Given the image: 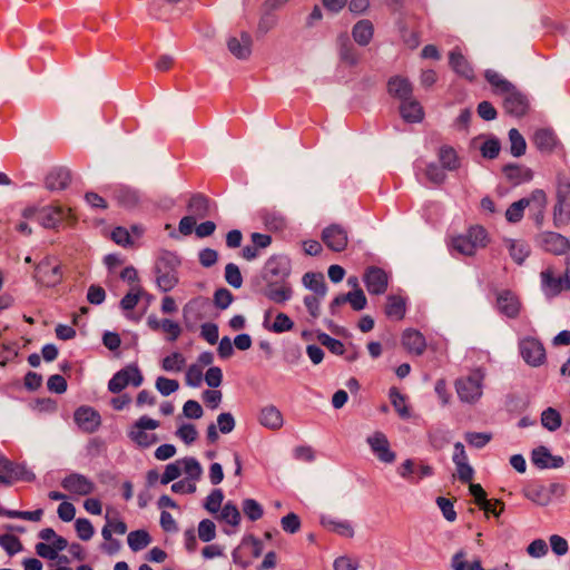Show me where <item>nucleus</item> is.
I'll use <instances>...</instances> for the list:
<instances>
[{
	"mask_svg": "<svg viewBox=\"0 0 570 570\" xmlns=\"http://www.w3.org/2000/svg\"><path fill=\"white\" fill-rule=\"evenodd\" d=\"M488 243V233L480 225L471 226L465 234L456 235L451 238L450 250L464 256H472L478 248L485 247Z\"/></svg>",
	"mask_w": 570,
	"mask_h": 570,
	"instance_id": "f257e3e1",
	"label": "nucleus"
},
{
	"mask_svg": "<svg viewBox=\"0 0 570 570\" xmlns=\"http://www.w3.org/2000/svg\"><path fill=\"white\" fill-rule=\"evenodd\" d=\"M570 220V179L559 174L557 179V203L553 207V224L557 228Z\"/></svg>",
	"mask_w": 570,
	"mask_h": 570,
	"instance_id": "f03ea898",
	"label": "nucleus"
},
{
	"mask_svg": "<svg viewBox=\"0 0 570 570\" xmlns=\"http://www.w3.org/2000/svg\"><path fill=\"white\" fill-rule=\"evenodd\" d=\"M77 223L78 216L75 210L60 204L49 206L42 216V225L46 228L73 227Z\"/></svg>",
	"mask_w": 570,
	"mask_h": 570,
	"instance_id": "7ed1b4c3",
	"label": "nucleus"
},
{
	"mask_svg": "<svg viewBox=\"0 0 570 570\" xmlns=\"http://www.w3.org/2000/svg\"><path fill=\"white\" fill-rule=\"evenodd\" d=\"M264 278L266 286L265 296L269 299L282 303L285 301V273L277 269L275 262L268 261L265 266Z\"/></svg>",
	"mask_w": 570,
	"mask_h": 570,
	"instance_id": "20e7f679",
	"label": "nucleus"
},
{
	"mask_svg": "<svg viewBox=\"0 0 570 570\" xmlns=\"http://www.w3.org/2000/svg\"><path fill=\"white\" fill-rule=\"evenodd\" d=\"M483 374L480 371L473 372L471 375L460 377L455 382L458 396L462 402L473 403L482 395Z\"/></svg>",
	"mask_w": 570,
	"mask_h": 570,
	"instance_id": "39448f33",
	"label": "nucleus"
},
{
	"mask_svg": "<svg viewBox=\"0 0 570 570\" xmlns=\"http://www.w3.org/2000/svg\"><path fill=\"white\" fill-rule=\"evenodd\" d=\"M159 426V422L148 416H141L134 423L129 431V438L140 448H148L157 442V435L147 433L146 430H155Z\"/></svg>",
	"mask_w": 570,
	"mask_h": 570,
	"instance_id": "423d86ee",
	"label": "nucleus"
},
{
	"mask_svg": "<svg viewBox=\"0 0 570 570\" xmlns=\"http://www.w3.org/2000/svg\"><path fill=\"white\" fill-rule=\"evenodd\" d=\"M142 375L136 364H130L118 371L109 381L108 389L111 393H119L129 384L139 386L142 383Z\"/></svg>",
	"mask_w": 570,
	"mask_h": 570,
	"instance_id": "0eeeda50",
	"label": "nucleus"
},
{
	"mask_svg": "<svg viewBox=\"0 0 570 570\" xmlns=\"http://www.w3.org/2000/svg\"><path fill=\"white\" fill-rule=\"evenodd\" d=\"M519 351L523 361L531 366H540L546 360V350L537 338H522L519 342Z\"/></svg>",
	"mask_w": 570,
	"mask_h": 570,
	"instance_id": "6e6552de",
	"label": "nucleus"
},
{
	"mask_svg": "<svg viewBox=\"0 0 570 570\" xmlns=\"http://www.w3.org/2000/svg\"><path fill=\"white\" fill-rule=\"evenodd\" d=\"M262 550L259 540L254 537L245 538L233 552L234 562L245 568L262 554Z\"/></svg>",
	"mask_w": 570,
	"mask_h": 570,
	"instance_id": "1a4fd4ad",
	"label": "nucleus"
},
{
	"mask_svg": "<svg viewBox=\"0 0 570 570\" xmlns=\"http://www.w3.org/2000/svg\"><path fill=\"white\" fill-rule=\"evenodd\" d=\"M35 278L39 284L52 287L62 279L61 267L58 264H53L49 258H45L36 265Z\"/></svg>",
	"mask_w": 570,
	"mask_h": 570,
	"instance_id": "9d476101",
	"label": "nucleus"
},
{
	"mask_svg": "<svg viewBox=\"0 0 570 570\" xmlns=\"http://www.w3.org/2000/svg\"><path fill=\"white\" fill-rule=\"evenodd\" d=\"M366 442L379 461L389 464L395 461L396 454L391 450L390 442L383 432H374L367 436Z\"/></svg>",
	"mask_w": 570,
	"mask_h": 570,
	"instance_id": "9b49d317",
	"label": "nucleus"
},
{
	"mask_svg": "<svg viewBox=\"0 0 570 570\" xmlns=\"http://www.w3.org/2000/svg\"><path fill=\"white\" fill-rule=\"evenodd\" d=\"M363 282L370 294L381 295L387 289L389 275L381 267L370 266L364 272Z\"/></svg>",
	"mask_w": 570,
	"mask_h": 570,
	"instance_id": "f8f14e48",
	"label": "nucleus"
},
{
	"mask_svg": "<svg viewBox=\"0 0 570 570\" xmlns=\"http://www.w3.org/2000/svg\"><path fill=\"white\" fill-rule=\"evenodd\" d=\"M322 240L333 252H343L348 243L346 229L338 225L332 224L322 232Z\"/></svg>",
	"mask_w": 570,
	"mask_h": 570,
	"instance_id": "ddd939ff",
	"label": "nucleus"
},
{
	"mask_svg": "<svg viewBox=\"0 0 570 570\" xmlns=\"http://www.w3.org/2000/svg\"><path fill=\"white\" fill-rule=\"evenodd\" d=\"M61 487L72 495H89L95 490V483L82 474L70 473L61 481Z\"/></svg>",
	"mask_w": 570,
	"mask_h": 570,
	"instance_id": "4468645a",
	"label": "nucleus"
},
{
	"mask_svg": "<svg viewBox=\"0 0 570 570\" xmlns=\"http://www.w3.org/2000/svg\"><path fill=\"white\" fill-rule=\"evenodd\" d=\"M73 419L80 430L86 433L96 432L101 424L100 414L90 406H80L73 413Z\"/></svg>",
	"mask_w": 570,
	"mask_h": 570,
	"instance_id": "2eb2a0df",
	"label": "nucleus"
},
{
	"mask_svg": "<svg viewBox=\"0 0 570 570\" xmlns=\"http://www.w3.org/2000/svg\"><path fill=\"white\" fill-rule=\"evenodd\" d=\"M540 246L549 253L561 255L569 248V240L561 234L554 232L541 233L538 237Z\"/></svg>",
	"mask_w": 570,
	"mask_h": 570,
	"instance_id": "dca6fc26",
	"label": "nucleus"
},
{
	"mask_svg": "<svg viewBox=\"0 0 570 570\" xmlns=\"http://www.w3.org/2000/svg\"><path fill=\"white\" fill-rule=\"evenodd\" d=\"M541 288L547 297H554L566 289L563 276L554 275L552 268L548 267L540 274Z\"/></svg>",
	"mask_w": 570,
	"mask_h": 570,
	"instance_id": "f3484780",
	"label": "nucleus"
},
{
	"mask_svg": "<svg viewBox=\"0 0 570 570\" xmlns=\"http://www.w3.org/2000/svg\"><path fill=\"white\" fill-rule=\"evenodd\" d=\"M531 461L540 469H558L564 464L562 456L552 455L543 445L538 446L532 451Z\"/></svg>",
	"mask_w": 570,
	"mask_h": 570,
	"instance_id": "a211bd4d",
	"label": "nucleus"
},
{
	"mask_svg": "<svg viewBox=\"0 0 570 570\" xmlns=\"http://www.w3.org/2000/svg\"><path fill=\"white\" fill-rule=\"evenodd\" d=\"M503 106L508 114L515 117H521L525 115L528 110V100L525 96L519 92L513 86L511 91H507L504 94Z\"/></svg>",
	"mask_w": 570,
	"mask_h": 570,
	"instance_id": "6ab92c4d",
	"label": "nucleus"
},
{
	"mask_svg": "<svg viewBox=\"0 0 570 570\" xmlns=\"http://www.w3.org/2000/svg\"><path fill=\"white\" fill-rule=\"evenodd\" d=\"M228 50L238 59H247L252 53L253 39L252 36L243 31L237 37H232L227 41Z\"/></svg>",
	"mask_w": 570,
	"mask_h": 570,
	"instance_id": "aec40b11",
	"label": "nucleus"
},
{
	"mask_svg": "<svg viewBox=\"0 0 570 570\" xmlns=\"http://www.w3.org/2000/svg\"><path fill=\"white\" fill-rule=\"evenodd\" d=\"M402 345L409 353L422 355L425 351L426 342L421 332L407 328L402 334Z\"/></svg>",
	"mask_w": 570,
	"mask_h": 570,
	"instance_id": "412c9836",
	"label": "nucleus"
},
{
	"mask_svg": "<svg viewBox=\"0 0 570 570\" xmlns=\"http://www.w3.org/2000/svg\"><path fill=\"white\" fill-rule=\"evenodd\" d=\"M497 305L499 311L510 318H515L520 312V301L511 291L498 294Z\"/></svg>",
	"mask_w": 570,
	"mask_h": 570,
	"instance_id": "4be33fe9",
	"label": "nucleus"
},
{
	"mask_svg": "<svg viewBox=\"0 0 570 570\" xmlns=\"http://www.w3.org/2000/svg\"><path fill=\"white\" fill-rule=\"evenodd\" d=\"M551 492L540 482H531L523 488L524 497L538 505H548L551 501Z\"/></svg>",
	"mask_w": 570,
	"mask_h": 570,
	"instance_id": "5701e85b",
	"label": "nucleus"
},
{
	"mask_svg": "<svg viewBox=\"0 0 570 570\" xmlns=\"http://www.w3.org/2000/svg\"><path fill=\"white\" fill-rule=\"evenodd\" d=\"M321 524L328 531L335 532L344 538L354 537V528L347 520H340L330 515H323L321 518Z\"/></svg>",
	"mask_w": 570,
	"mask_h": 570,
	"instance_id": "b1692460",
	"label": "nucleus"
},
{
	"mask_svg": "<svg viewBox=\"0 0 570 570\" xmlns=\"http://www.w3.org/2000/svg\"><path fill=\"white\" fill-rule=\"evenodd\" d=\"M389 94L402 101L409 99L412 96V85L403 77L396 76L389 80L387 83Z\"/></svg>",
	"mask_w": 570,
	"mask_h": 570,
	"instance_id": "393cba45",
	"label": "nucleus"
},
{
	"mask_svg": "<svg viewBox=\"0 0 570 570\" xmlns=\"http://www.w3.org/2000/svg\"><path fill=\"white\" fill-rule=\"evenodd\" d=\"M70 181V171L65 168L53 169L46 177V186L50 190L66 189L69 186Z\"/></svg>",
	"mask_w": 570,
	"mask_h": 570,
	"instance_id": "a878e982",
	"label": "nucleus"
},
{
	"mask_svg": "<svg viewBox=\"0 0 570 570\" xmlns=\"http://www.w3.org/2000/svg\"><path fill=\"white\" fill-rule=\"evenodd\" d=\"M400 112L407 122H420L424 116L422 106L419 101L412 99V96L401 102Z\"/></svg>",
	"mask_w": 570,
	"mask_h": 570,
	"instance_id": "bb28decb",
	"label": "nucleus"
},
{
	"mask_svg": "<svg viewBox=\"0 0 570 570\" xmlns=\"http://www.w3.org/2000/svg\"><path fill=\"white\" fill-rule=\"evenodd\" d=\"M450 66L461 77L472 80L474 78V70L465 59V57L458 50L450 52Z\"/></svg>",
	"mask_w": 570,
	"mask_h": 570,
	"instance_id": "cd10ccee",
	"label": "nucleus"
},
{
	"mask_svg": "<svg viewBox=\"0 0 570 570\" xmlns=\"http://www.w3.org/2000/svg\"><path fill=\"white\" fill-rule=\"evenodd\" d=\"M218 520L225 522L229 528L225 529L226 533H233L240 522V512L235 504L227 502L220 510Z\"/></svg>",
	"mask_w": 570,
	"mask_h": 570,
	"instance_id": "c85d7f7f",
	"label": "nucleus"
},
{
	"mask_svg": "<svg viewBox=\"0 0 570 570\" xmlns=\"http://www.w3.org/2000/svg\"><path fill=\"white\" fill-rule=\"evenodd\" d=\"M533 144L542 153H550L557 145V136L550 129H538L533 136Z\"/></svg>",
	"mask_w": 570,
	"mask_h": 570,
	"instance_id": "c756f323",
	"label": "nucleus"
},
{
	"mask_svg": "<svg viewBox=\"0 0 570 570\" xmlns=\"http://www.w3.org/2000/svg\"><path fill=\"white\" fill-rule=\"evenodd\" d=\"M187 210L195 218H204L209 213V199L203 194H195L189 198Z\"/></svg>",
	"mask_w": 570,
	"mask_h": 570,
	"instance_id": "7c9ffc66",
	"label": "nucleus"
},
{
	"mask_svg": "<svg viewBox=\"0 0 570 570\" xmlns=\"http://www.w3.org/2000/svg\"><path fill=\"white\" fill-rule=\"evenodd\" d=\"M505 177L514 185H519L532 179V171L523 166L509 164L503 167Z\"/></svg>",
	"mask_w": 570,
	"mask_h": 570,
	"instance_id": "2f4dec72",
	"label": "nucleus"
},
{
	"mask_svg": "<svg viewBox=\"0 0 570 570\" xmlns=\"http://www.w3.org/2000/svg\"><path fill=\"white\" fill-rule=\"evenodd\" d=\"M264 327L275 333L285 332V314L277 308H268L264 317Z\"/></svg>",
	"mask_w": 570,
	"mask_h": 570,
	"instance_id": "473e14b6",
	"label": "nucleus"
},
{
	"mask_svg": "<svg viewBox=\"0 0 570 570\" xmlns=\"http://www.w3.org/2000/svg\"><path fill=\"white\" fill-rule=\"evenodd\" d=\"M303 284L306 288L314 292L315 295L324 297L327 292L324 275L322 273L308 272L303 276Z\"/></svg>",
	"mask_w": 570,
	"mask_h": 570,
	"instance_id": "72a5a7b5",
	"label": "nucleus"
},
{
	"mask_svg": "<svg viewBox=\"0 0 570 570\" xmlns=\"http://www.w3.org/2000/svg\"><path fill=\"white\" fill-rule=\"evenodd\" d=\"M406 309L405 299L397 295H390L386 299L385 314L387 317L400 321L404 317Z\"/></svg>",
	"mask_w": 570,
	"mask_h": 570,
	"instance_id": "f704fd0d",
	"label": "nucleus"
},
{
	"mask_svg": "<svg viewBox=\"0 0 570 570\" xmlns=\"http://www.w3.org/2000/svg\"><path fill=\"white\" fill-rule=\"evenodd\" d=\"M374 28L370 20H360L352 30L354 40L360 46H366L373 38Z\"/></svg>",
	"mask_w": 570,
	"mask_h": 570,
	"instance_id": "c9c22d12",
	"label": "nucleus"
},
{
	"mask_svg": "<svg viewBox=\"0 0 570 570\" xmlns=\"http://www.w3.org/2000/svg\"><path fill=\"white\" fill-rule=\"evenodd\" d=\"M109 238L124 248H136L138 247L137 242L131 236L128 228L124 226H116L110 230Z\"/></svg>",
	"mask_w": 570,
	"mask_h": 570,
	"instance_id": "e433bc0d",
	"label": "nucleus"
},
{
	"mask_svg": "<svg viewBox=\"0 0 570 570\" xmlns=\"http://www.w3.org/2000/svg\"><path fill=\"white\" fill-rule=\"evenodd\" d=\"M442 167L446 170H456L460 167V159L456 151L451 146H442L438 153Z\"/></svg>",
	"mask_w": 570,
	"mask_h": 570,
	"instance_id": "4c0bfd02",
	"label": "nucleus"
},
{
	"mask_svg": "<svg viewBox=\"0 0 570 570\" xmlns=\"http://www.w3.org/2000/svg\"><path fill=\"white\" fill-rule=\"evenodd\" d=\"M340 43V58L343 62L348 66H354L358 61V55L351 43L348 37L346 35H342L338 37Z\"/></svg>",
	"mask_w": 570,
	"mask_h": 570,
	"instance_id": "58836bf2",
	"label": "nucleus"
},
{
	"mask_svg": "<svg viewBox=\"0 0 570 570\" xmlns=\"http://www.w3.org/2000/svg\"><path fill=\"white\" fill-rule=\"evenodd\" d=\"M484 77L488 82L492 86L493 90L497 94L504 95L507 91H511L513 89V85L504 79L499 72L492 69H488L484 72Z\"/></svg>",
	"mask_w": 570,
	"mask_h": 570,
	"instance_id": "ea45409f",
	"label": "nucleus"
},
{
	"mask_svg": "<svg viewBox=\"0 0 570 570\" xmlns=\"http://www.w3.org/2000/svg\"><path fill=\"white\" fill-rule=\"evenodd\" d=\"M261 422L267 428L276 429L282 426L283 416L277 409L269 406L262 410Z\"/></svg>",
	"mask_w": 570,
	"mask_h": 570,
	"instance_id": "a19ab883",
	"label": "nucleus"
},
{
	"mask_svg": "<svg viewBox=\"0 0 570 570\" xmlns=\"http://www.w3.org/2000/svg\"><path fill=\"white\" fill-rule=\"evenodd\" d=\"M145 294L140 285H135L120 301V306L124 311H132L139 303L141 296Z\"/></svg>",
	"mask_w": 570,
	"mask_h": 570,
	"instance_id": "79ce46f5",
	"label": "nucleus"
},
{
	"mask_svg": "<svg viewBox=\"0 0 570 570\" xmlns=\"http://www.w3.org/2000/svg\"><path fill=\"white\" fill-rule=\"evenodd\" d=\"M390 400L395 411L402 419L411 416L410 409L406 405L405 396L399 392L396 387L390 390Z\"/></svg>",
	"mask_w": 570,
	"mask_h": 570,
	"instance_id": "37998d69",
	"label": "nucleus"
},
{
	"mask_svg": "<svg viewBox=\"0 0 570 570\" xmlns=\"http://www.w3.org/2000/svg\"><path fill=\"white\" fill-rule=\"evenodd\" d=\"M510 151L514 157H521L527 149V142L518 129L509 130Z\"/></svg>",
	"mask_w": 570,
	"mask_h": 570,
	"instance_id": "c03bdc74",
	"label": "nucleus"
},
{
	"mask_svg": "<svg viewBox=\"0 0 570 570\" xmlns=\"http://www.w3.org/2000/svg\"><path fill=\"white\" fill-rule=\"evenodd\" d=\"M529 207V202L525 199H519L512 203L505 210V218L509 223H519L524 215V209Z\"/></svg>",
	"mask_w": 570,
	"mask_h": 570,
	"instance_id": "a18cd8bd",
	"label": "nucleus"
},
{
	"mask_svg": "<svg viewBox=\"0 0 570 570\" xmlns=\"http://www.w3.org/2000/svg\"><path fill=\"white\" fill-rule=\"evenodd\" d=\"M509 252L510 256L517 264H522L524 259L529 256L530 248L527 243L521 240H510L509 242Z\"/></svg>",
	"mask_w": 570,
	"mask_h": 570,
	"instance_id": "49530a36",
	"label": "nucleus"
},
{
	"mask_svg": "<svg viewBox=\"0 0 570 570\" xmlns=\"http://www.w3.org/2000/svg\"><path fill=\"white\" fill-rule=\"evenodd\" d=\"M541 423L547 430L557 431L561 426V415L556 409L548 407L541 414Z\"/></svg>",
	"mask_w": 570,
	"mask_h": 570,
	"instance_id": "de8ad7c7",
	"label": "nucleus"
},
{
	"mask_svg": "<svg viewBox=\"0 0 570 570\" xmlns=\"http://www.w3.org/2000/svg\"><path fill=\"white\" fill-rule=\"evenodd\" d=\"M150 542V535L146 530L131 531L128 534V544L134 551H138Z\"/></svg>",
	"mask_w": 570,
	"mask_h": 570,
	"instance_id": "09e8293b",
	"label": "nucleus"
},
{
	"mask_svg": "<svg viewBox=\"0 0 570 570\" xmlns=\"http://www.w3.org/2000/svg\"><path fill=\"white\" fill-rule=\"evenodd\" d=\"M107 523L102 528L101 534L105 540H109L112 533L125 534L127 531V525L124 521L118 519H109L108 514L106 515Z\"/></svg>",
	"mask_w": 570,
	"mask_h": 570,
	"instance_id": "8fccbe9b",
	"label": "nucleus"
},
{
	"mask_svg": "<svg viewBox=\"0 0 570 570\" xmlns=\"http://www.w3.org/2000/svg\"><path fill=\"white\" fill-rule=\"evenodd\" d=\"M178 463H180L181 470L189 476L191 482L200 478L202 468L194 458L178 460Z\"/></svg>",
	"mask_w": 570,
	"mask_h": 570,
	"instance_id": "3c124183",
	"label": "nucleus"
},
{
	"mask_svg": "<svg viewBox=\"0 0 570 570\" xmlns=\"http://www.w3.org/2000/svg\"><path fill=\"white\" fill-rule=\"evenodd\" d=\"M317 338L323 346L335 355H342L345 352L344 344L326 333H320Z\"/></svg>",
	"mask_w": 570,
	"mask_h": 570,
	"instance_id": "603ef678",
	"label": "nucleus"
},
{
	"mask_svg": "<svg viewBox=\"0 0 570 570\" xmlns=\"http://www.w3.org/2000/svg\"><path fill=\"white\" fill-rule=\"evenodd\" d=\"M470 493L474 497L475 503L484 511L488 512L490 510L491 501L487 499V493L479 483L470 484Z\"/></svg>",
	"mask_w": 570,
	"mask_h": 570,
	"instance_id": "864d4df0",
	"label": "nucleus"
},
{
	"mask_svg": "<svg viewBox=\"0 0 570 570\" xmlns=\"http://www.w3.org/2000/svg\"><path fill=\"white\" fill-rule=\"evenodd\" d=\"M464 439L469 445L482 449L491 441L492 435L484 432H466Z\"/></svg>",
	"mask_w": 570,
	"mask_h": 570,
	"instance_id": "5fc2aeb1",
	"label": "nucleus"
},
{
	"mask_svg": "<svg viewBox=\"0 0 570 570\" xmlns=\"http://www.w3.org/2000/svg\"><path fill=\"white\" fill-rule=\"evenodd\" d=\"M444 170L445 169L442 166L440 167L434 163H430L426 165L425 176L431 183L441 185L446 179V174Z\"/></svg>",
	"mask_w": 570,
	"mask_h": 570,
	"instance_id": "6e6d98bb",
	"label": "nucleus"
},
{
	"mask_svg": "<svg viewBox=\"0 0 570 570\" xmlns=\"http://www.w3.org/2000/svg\"><path fill=\"white\" fill-rule=\"evenodd\" d=\"M185 365V357L183 354L178 352H174L170 355L166 356L161 366L165 371H181Z\"/></svg>",
	"mask_w": 570,
	"mask_h": 570,
	"instance_id": "4d7b16f0",
	"label": "nucleus"
},
{
	"mask_svg": "<svg viewBox=\"0 0 570 570\" xmlns=\"http://www.w3.org/2000/svg\"><path fill=\"white\" fill-rule=\"evenodd\" d=\"M347 303L351 304L354 311H362L365 308L367 299L362 288L354 289L345 294Z\"/></svg>",
	"mask_w": 570,
	"mask_h": 570,
	"instance_id": "13d9d810",
	"label": "nucleus"
},
{
	"mask_svg": "<svg viewBox=\"0 0 570 570\" xmlns=\"http://www.w3.org/2000/svg\"><path fill=\"white\" fill-rule=\"evenodd\" d=\"M216 535V525L215 523L209 520L205 519L199 522L198 524V537L202 541L208 542L213 540Z\"/></svg>",
	"mask_w": 570,
	"mask_h": 570,
	"instance_id": "bf43d9fd",
	"label": "nucleus"
},
{
	"mask_svg": "<svg viewBox=\"0 0 570 570\" xmlns=\"http://www.w3.org/2000/svg\"><path fill=\"white\" fill-rule=\"evenodd\" d=\"M0 544L6 549V551L10 556L22 550V544H21L19 538L13 534L0 535Z\"/></svg>",
	"mask_w": 570,
	"mask_h": 570,
	"instance_id": "052dcab7",
	"label": "nucleus"
},
{
	"mask_svg": "<svg viewBox=\"0 0 570 570\" xmlns=\"http://www.w3.org/2000/svg\"><path fill=\"white\" fill-rule=\"evenodd\" d=\"M225 278L229 285L235 288H238L243 284V277L238 266L233 263H229L225 267Z\"/></svg>",
	"mask_w": 570,
	"mask_h": 570,
	"instance_id": "680f3d73",
	"label": "nucleus"
},
{
	"mask_svg": "<svg viewBox=\"0 0 570 570\" xmlns=\"http://www.w3.org/2000/svg\"><path fill=\"white\" fill-rule=\"evenodd\" d=\"M500 149V141L497 138L485 140L480 148L482 156L488 159L497 158Z\"/></svg>",
	"mask_w": 570,
	"mask_h": 570,
	"instance_id": "e2e57ef3",
	"label": "nucleus"
},
{
	"mask_svg": "<svg viewBox=\"0 0 570 570\" xmlns=\"http://www.w3.org/2000/svg\"><path fill=\"white\" fill-rule=\"evenodd\" d=\"M158 286L164 291L168 292L174 288L178 282L177 277L171 272L161 273L160 269L157 271L156 277Z\"/></svg>",
	"mask_w": 570,
	"mask_h": 570,
	"instance_id": "0e129e2a",
	"label": "nucleus"
},
{
	"mask_svg": "<svg viewBox=\"0 0 570 570\" xmlns=\"http://www.w3.org/2000/svg\"><path fill=\"white\" fill-rule=\"evenodd\" d=\"M161 331L166 334L167 340L170 342H175L181 334L180 325L168 318H164L161 321Z\"/></svg>",
	"mask_w": 570,
	"mask_h": 570,
	"instance_id": "69168bd1",
	"label": "nucleus"
},
{
	"mask_svg": "<svg viewBox=\"0 0 570 570\" xmlns=\"http://www.w3.org/2000/svg\"><path fill=\"white\" fill-rule=\"evenodd\" d=\"M233 302V294L227 288H218L214 293V304L219 309L227 308Z\"/></svg>",
	"mask_w": 570,
	"mask_h": 570,
	"instance_id": "338daca9",
	"label": "nucleus"
},
{
	"mask_svg": "<svg viewBox=\"0 0 570 570\" xmlns=\"http://www.w3.org/2000/svg\"><path fill=\"white\" fill-rule=\"evenodd\" d=\"M243 511L245 515L252 521H256L263 515L261 505L253 499H247L244 501Z\"/></svg>",
	"mask_w": 570,
	"mask_h": 570,
	"instance_id": "774afa93",
	"label": "nucleus"
}]
</instances>
